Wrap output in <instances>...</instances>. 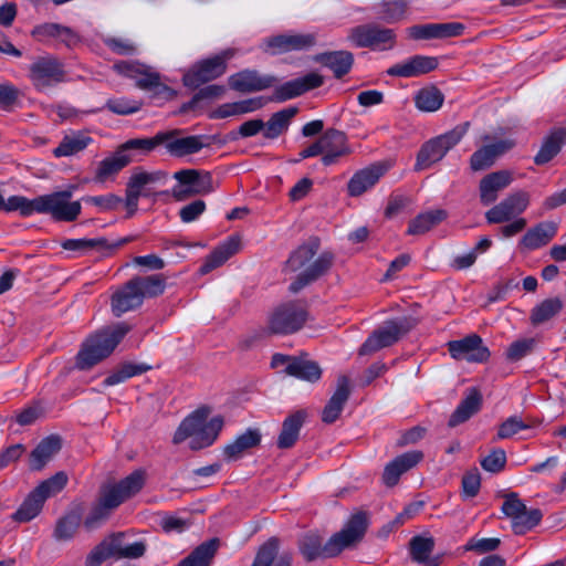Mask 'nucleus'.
<instances>
[{
    "label": "nucleus",
    "mask_w": 566,
    "mask_h": 566,
    "mask_svg": "<svg viewBox=\"0 0 566 566\" xmlns=\"http://www.w3.org/2000/svg\"><path fill=\"white\" fill-rule=\"evenodd\" d=\"M438 64L437 57L415 55L402 63L392 65L386 73L396 77H416L436 70Z\"/></svg>",
    "instance_id": "nucleus-25"
},
{
    "label": "nucleus",
    "mask_w": 566,
    "mask_h": 566,
    "mask_svg": "<svg viewBox=\"0 0 566 566\" xmlns=\"http://www.w3.org/2000/svg\"><path fill=\"white\" fill-rule=\"evenodd\" d=\"M368 525V513L356 511L350 515L344 527L335 533L325 544H323V536L318 532L311 531L298 539V549L306 562H313L318 557H336L344 549L359 543L364 538Z\"/></svg>",
    "instance_id": "nucleus-1"
},
{
    "label": "nucleus",
    "mask_w": 566,
    "mask_h": 566,
    "mask_svg": "<svg viewBox=\"0 0 566 566\" xmlns=\"http://www.w3.org/2000/svg\"><path fill=\"white\" fill-rule=\"evenodd\" d=\"M62 440L59 436H49L40 441L29 458L31 471H41L61 450Z\"/></svg>",
    "instance_id": "nucleus-28"
},
{
    "label": "nucleus",
    "mask_w": 566,
    "mask_h": 566,
    "mask_svg": "<svg viewBox=\"0 0 566 566\" xmlns=\"http://www.w3.org/2000/svg\"><path fill=\"white\" fill-rule=\"evenodd\" d=\"M528 428L530 426L521 417L512 416L500 424L496 437L497 439H507Z\"/></svg>",
    "instance_id": "nucleus-63"
},
{
    "label": "nucleus",
    "mask_w": 566,
    "mask_h": 566,
    "mask_svg": "<svg viewBox=\"0 0 566 566\" xmlns=\"http://www.w3.org/2000/svg\"><path fill=\"white\" fill-rule=\"evenodd\" d=\"M116 507H118V505L115 501L103 489H101L97 503L93 506L84 521L85 527L87 530L97 527Z\"/></svg>",
    "instance_id": "nucleus-41"
},
{
    "label": "nucleus",
    "mask_w": 566,
    "mask_h": 566,
    "mask_svg": "<svg viewBox=\"0 0 566 566\" xmlns=\"http://www.w3.org/2000/svg\"><path fill=\"white\" fill-rule=\"evenodd\" d=\"M347 39L356 48L374 51L391 50L396 45L395 31L377 23H365L352 28Z\"/></svg>",
    "instance_id": "nucleus-10"
},
{
    "label": "nucleus",
    "mask_w": 566,
    "mask_h": 566,
    "mask_svg": "<svg viewBox=\"0 0 566 566\" xmlns=\"http://www.w3.org/2000/svg\"><path fill=\"white\" fill-rule=\"evenodd\" d=\"M481 467L491 473L501 472L506 464V453L503 449H494L481 460Z\"/></svg>",
    "instance_id": "nucleus-62"
},
{
    "label": "nucleus",
    "mask_w": 566,
    "mask_h": 566,
    "mask_svg": "<svg viewBox=\"0 0 566 566\" xmlns=\"http://www.w3.org/2000/svg\"><path fill=\"white\" fill-rule=\"evenodd\" d=\"M69 478L64 471H59L51 478L42 481L35 489V493L46 499L60 493L67 484Z\"/></svg>",
    "instance_id": "nucleus-51"
},
{
    "label": "nucleus",
    "mask_w": 566,
    "mask_h": 566,
    "mask_svg": "<svg viewBox=\"0 0 566 566\" xmlns=\"http://www.w3.org/2000/svg\"><path fill=\"white\" fill-rule=\"evenodd\" d=\"M124 533H114L95 546L86 558L85 566H101L109 557L123 558Z\"/></svg>",
    "instance_id": "nucleus-26"
},
{
    "label": "nucleus",
    "mask_w": 566,
    "mask_h": 566,
    "mask_svg": "<svg viewBox=\"0 0 566 566\" xmlns=\"http://www.w3.org/2000/svg\"><path fill=\"white\" fill-rule=\"evenodd\" d=\"M129 331L130 327L127 324L118 323L90 337L76 356V367L81 370L92 368L109 356Z\"/></svg>",
    "instance_id": "nucleus-3"
},
{
    "label": "nucleus",
    "mask_w": 566,
    "mask_h": 566,
    "mask_svg": "<svg viewBox=\"0 0 566 566\" xmlns=\"http://www.w3.org/2000/svg\"><path fill=\"white\" fill-rule=\"evenodd\" d=\"M470 123L455 126L443 135L426 142L417 154L415 170L421 171L440 161L467 134Z\"/></svg>",
    "instance_id": "nucleus-4"
},
{
    "label": "nucleus",
    "mask_w": 566,
    "mask_h": 566,
    "mask_svg": "<svg viewBox=\"0 0 566 566\" xmlns=\"http://www.w3.org/2000/svg\"><path fill=\"white\" fill-rule=\"evenodd\" d=\"M315 43L316 36L312 33L277 34L264 40L263 51L271 55H280L292 51L307 50Z\"/></svg>",
    "instance_id": "nucleus-14"
},
{
    "label": "nucleus",
    "mask_w": 566,
    "mask_h": 566,
    "mask_svg": "<svg viewBox=\"0 0 566 566\" xmlns=\"http://www.w3.org/2000/svg\"><path fill=\"white\" fill-rule=\"evenodd\" d=\"M562 308L563 302L559 297L544 300L532 310L530 316L531 323L533 325L543 324L557 315Z\"/></svg>",
    "instance_id": "nucleus-49"
},
{
    "label": "nucleus",
    "mask_w": 566,
    "mask_h": 566,
    "mask_svg": "<svg viewBox=\"0 0 566 566\" xmlns=\"http://www.w3.org/2000/svg\"><path fill=\"white\" fill-rule=\"evenodd\" d=\"M525 509L526 505L520 499L517 493L511 492L504 495V502L501 510L506 517L511 518V521L517 517Z\"/></svg>",
    "instance_id": "nucleus-64"
},
{
    "label": "nucleus",
    "mask_w": 566,
    "mask_h": 566,
    "mask_svg": "<svg viewBox=\"0 0 566 566\" xmlns=\"http://www.w3.org/2000/svg\"><path fill=\"white\" fill-rule=\"evenodd\" d=\"M168 174L164 170H157L153 172L143 171L137 169L129 179L138 186L140 189H144L146 186L151 184H157L167 180Z\"/></svg>",
    "instance_id": "nucleus-61"
},
{
    "label": "nucleus",
    "mask_w": 566,
    "mask_h": 566,
    "mask_svg": "<svg viewBox=\"0 0 566 566\" xmlns=\"http://www.w3.org/2000/svg\"><path fill=\"white\" fill-rule=\"evenodd\" d=\"M177 185L170 195L176 201H185L196 196L208 195L213 191L212 176L209 171L198 169H181L174 174Z\"/></svg>",
    "instance_id": "nucleus-9"
},
{
    "label": "nucleus",
    "mask_w": 566,
    "mask_h": 566,
    "mask_svg": "<svg viewBox=\"0 0 566 566\" xmlns=\"http://www.w3.org/2000/svg\"><path fill=\"white\" fill-rule=\"evenodd\" d=\"M261 442V433L258 429H248L244 433L240 434L234 442L228 444L223 453L230 461L238 460L242 454Z\"/></svg>",
    "instance_id": "nucleus-40"
},
{
    "label": "nucleus",
    "mask_w": 566,
    "mask_h": 566,
    "mask_svg": "<svg viewBox=\"0 0 566 566\" xmlns=\"http://www.w3.org/2000/svg\"><path fill=\"white\" fill-rule=\"evenodd\" d=\"M324 78L322 75L312 72L303 77H298L284 83L274 91L273 101L284 102L296 96H300L307 91L322 86Z\"/></svg>",
    "instance_id": "nucleus-20"
},
{
    "label": "nucleus",
    "mask_w": 566,
    "mask_h": 566,
    "mask_svg": "<svg viewBox=\"0 0 566 566\" xmlns=\"http://www.w3.org/2000/svg\"><path fill=\"white\" fill-rule=\"evenodd\" d=\"M143 106L140 101L126 97L112 98L106 103V107L114 114L128 115L138 112Z\"/></svg>",
    "instance_id": "nucleus-59"
},
{
    "label": "nucleus",
    "mask_w": 566,
    "mask_h": 566,
    "mask_svg": "<svg viewBox=\"0 0 566 566\" xmlns=\"http://www.w3.org/2000/svg\"><path fill=\"white\" fill-rule=\"evenodd\" d=\"M423 457V452L420 450L408 451L396 457L385 467L382 482L389 488L395 486L400 476L420 463Z\"/></svg>",
    "instance_id": "nucleus-24"
},
{
    "label": "nucleus",
    "mask_w": 566,
    "mask_h": 566,
    "mask_svg": "<svg viewBox=\"0 0 566 566\" xmlns=\"http://www.w3.org/2000/svg\"><path fill=\"white\" fill-rule=\"evenodd\" d=\"M308 313L297 302H287L273 310L268 319L264 333L270 335H287L300 331L307 321Z\"/></svg>",
    "instance_id": "nucleus-8"
},
{
    "label": "nucleus",
    "mask_w": 566,
    "mask_h": 566,
    "mask_svg": "<svg viewBox=\"0 0 566 566\" xmlns=\"http://www.w3.org/2000/svg\"><path fill=\"white\" fill-rule=\"evenodd\" d=\"M285 373L308 382H316L322 377V368L319 365L308 359L305 353L292 359V363L285 367Z\"/></svg>",
    "instance_id": "nucleus-35"
},
{
    "label": "nucleus",
    "mask_w": 566,
    "mask_h": 566,
    "mask_svg": "<svg viewBox=\"0 0 566 566\" xmlns=\"http://www.w3.org/2000/svg\"><path fill=\"white\" fill-rule=\"evenodd\" d=\"M30 78L38 91H45L65 81L64 66L53 56L39 57L30 66Z\"/></svg>",
    "instance_id": "nucleus-11"
},
{
    "label": "nucleus",
    "mask_w": 566,
    "mask_h": 566,
    "mask_svg": "<svg viewBox=\"0 0 566 566\" xmlns=\"http://www.w3.org/2000/svg\"><path fill=\"white\" fill-rule=\"evenodd\" d=\"M447 217L448 212L443 209H434L419 213L410 220L407 234L422 235L446 220Z\"/></svg>",
    "instance_id": "nucleus-37"
},
{
    "label": "nucleus",
    "mask_w": 566,
    "mask_h": 566,
    "mask_svg": "<svg viewBox=\"0 0 566 566\" xmlns=\"http://www.w3.org/2000/svg\"><path fill=\"white\" fill-rule=\"evenodd\" d=\"M136 287L140 298L157 297L165 292L166 277L163 274H153L148 276H134L130 279Z\"/></svg>",
    "instance_id": "nucleus-44"
},
{
    "label": "nucleus",
    "mask_w": 566,
    "mask_h": 566,
    "mask_svg": "<svg viewBox=\"0 0 566 566\" xmlns=\"http://www.w3.org/2000/svg\"><path fill=\"white\" fill-rule=\"evenodd\" d=\"M443 101L444 95L433 85L421 88L415 96L417 108L428 113L438 111L442 106Z\"/></svg>",
    "instance_id": "nucleus-47"
},
{
    "label": "nucleus",
    "mask_w": 566,
    "mask_h": 566,
    "mask_svg": "<svg viewBox=\"0 0 566 566\" xmlns=\"http://www.w3.org/2000/svg\"><path fill=\"white\" fill-rule=\"evenodd\" d=\"M180 129L165 132L169 137L165 140L167 151L175 157H185L199 153L202 148L210 146V137L203 135H192L180 137Z\"/></svg>",
    "instance_id": "nucleus-16"
},
{
    "label": "nucleus",
    "mask_w": 566,
    "mask_h": 566,
    "mask_svg": "<svg viewBox=\"0 0 566 566\" xmlns=\"http://www.w3.org/2000/svg\"><path fill=\"white\" fill-rule=\"evenodd\" d=\"M530 203V195L524 190L515 191L485 212L490 224H500L513 220L523 213Z\"/></svg>",
    "instance_id": "nucleus-12"
},
{
    "label": "nucleus",
    "mask_w": 566,
    "mask_h": 566,
    "mask_svg": "<svg viewBox=\"0 0 566 566\" xmlns=\"http://www.w3.org/2000/svg\"><path fill=\"white\" fill-rule=\"evenodd\" d=\"M296 107H287L274 113L270 119L264 123L263 136L266 139H275L282 135L290 125L291 119L297 114Z\"/></svg>",
    "instance_id": "nucleus-43"
},
{
    "label": "nucleus",
    "mask_w": 566,
    "mask_h": 566,
    "mask_svg": "<svg viewBox=\"0 0 566 566\" xmlns=\"http://www.w3.org/2000/svg\"><path fill=\"white\" fill-rule=\"evenodd\" d=\"M385 172L386 167L381 164L371 165L357 171L347 185L348 193L353 197L363 195L371 188Z\"/></svg>",
    "instance_id": "nucleus-32"
},
{
    "label": "nucleus",
    "mask_w": 566,
    "mask_h": 566,
    "mask_svg": "<svg viewBox=\"0 0 566 566\" xmlns=\"http://www.w3.org/2000/svg\"><path fill=\"white\" fill-rule=\"evenodd\" d=\"M81 521L82 509L78 506L57 520L53 537L59 542L72 539L81 524Z\"/></svg>",
    "instance_id": "nucleus-42"
},
{
    "label": "nucleus",
    "mask_w": 566,
    "mask_h": 566,
    "mask_svg": "<svg viewBox=\"0 0 566 566\" xmlns=\"http://www.w3.org/2000/svg\"><path fill=\"white\" fill-rule=\"evenodd\" d=\"M335 261L334 253L325 251L318 255L306 269H304L291 283L289 290L297 293L305 286L317 281L325 275L333 266Z\"/></svg>",
    "instance_id": "nucleus-18"
},
{
    "label": "nucleus",
    "mask_w": 566,
    "mask_h": 566,
    "mask_svg": "<svg viewBox=\"0 0 566 566\" xmlns=\"http://www.w3.org/2000/svg\"><path fill=\"white\" fill-rule=\"evenodd\" d=\"M513 181L510 170H497L485 175L479 184L480 201L489 206L497 200L499 192L509 187Z\"/></svg>",
    "instance_id": "nucleus-23"
},
{
    "label": "nucleus",
    "mask_w": 566,
    "mask_h": 566,
    "mask_svg": "<svg viewBox=\"0 0 566 566\" xmlns=\"http://www.w3.org/2000/svg\"><path fill=\"white\" fill-rule=\"evenodd\" d=\"M306 418L307 412L301 409L292 412L284 419L276 441L279 449H291L296 443Z\"/></svg>",
    "instance_id": "nucleus-31"
},
{
    "label": "nucleus",
    "mask_w": 566,
    "mask_h": 566,
    "mask_svg": "<svg viewBox=\"0 0 566 566\" xmlns=\"http://www.w3.org/2000/svg\"><path fill=\"white\" fill-rule=\"evenodd\" d=\"M146 482V471L138 469L129 475L122 479L117 483L104 485L102 489L115 501L119 506L126 500L133 497L144 488Z\"/></svg>",
    "instance_id": "nucleus-17"
},
{
    "label": "nucleus",
    "mask_w": 566,
    "mask_h": 566,
    "mask_svg": "<svg viewBox=\"0 0 566 566\" xmlns=\"http://www.w3.org/2000/svg\"><path fill=\"white\" fill-rule=\"evenodd\" d=\"M452 358L457 360L465 359L470 363H484L490 357V350L483 345L482 338L476 334H471L462 339L450 340L447 344Z\"/></svg>",
    "instance_id": "nucleus-15"
},
{
    "label": "nucleus",
    "mask_w": 566,
    "mask_h": 566,
    "mask_svg": "<svg viewBox=\"0 0 566 566\" xmlns=\"http://www.w3.org/2000/svg\"><path fill=\"white\" fill-rule=\"evenodd\" d=\"M535 345L536 340L534 338H523L513 342L506 350V358L511 361H517L532 353Z\"/></svg>",
    "instance_id": "nucleus-60"
},
{
    "label": "nucleus",
    "mask_w": 566,
    "mask_h": 566,
    "mask_svg": "<svg viewBox=\"0 0 566 566\" xmlns=\"http://www.w3.org/2000/svg\"><path fill=\"white\" fill-rule=\"evenodd\" d=\"M72 196L73 188L39 196L35 210L38 213L50 214L59 222L75 221L81 214L82 205L80 201H71Z\"/></svg>",
    "instance_id": "nucleus-6"
},
{
    "label": "nucleus",
    "mask_w": 566,
    "mask_h": 566,
    "mask_svg": "<svg viewBox=\"0 0 566 566\" xmlns=\"http://www.w3.org/2000/svg\"><path fill=\"white\" fill-rule=\"evenodd\" d=\"M557 227L554 222H541L528 229L520 241V249L536 250L546 245L556 234Z\"/></svg>",
    "instance_id": "nucleus-33"
},
{
    "label": "nucleus",
    "mask_w": 566,
    "mask_h": 566,
    "mask_svg": "<svg viewBox=\"0 0 566 566\" xmlns=\"http://www.w3.org/2000/svg\"><path fill=\"white\" fill-rule=\"evenodd\" d=\"M38 201V197L34 199H28L22 196H12L8 200H4V206L1 207V210L4 211H15L19 210L20 213L24 217L36 212L35 202Z\"/></svg>",
    "instance_id": "nucleus-58"
},
{
    "label": "nucleus",
    "mask_w": 566,
    "mask_h": 566,
    "mask_svg": "<svg viewBox=\"0 0 566 566\" xmlns=\"http://www.w3.org/2000/svg\"><path fill=\"white\" fill-rule=\"evenodd\" d=\"M224 92L226 88L222 85L213 84L202 87L192 96V98L189 102L181 105L179 113L185 114L190 111H195L202 99L220 97L224 94Z\"/></svg>",
    "instance_id": "nucleus-55"
},
{
    "label": "nucleus",
    "mask_w": 566,
    "mask_h": 566,
    "mask_svg": "<svg viewBox=\"0 0 566 566\" xmlns=\"http://www.w3.org/2000/svg\"><path fill=\"white\" fill-rule=\"evenodd\" d=\"M543 514L538 509L527 510V507L512 520V530L516 535H523L535 527L542 520Z\"/></svg>",
    "instance_id": "nucleus-52"
},
{
    "label": "nucleus",
    "mask_w": 566,
    "mask_h": 566,
    "mask_svg": "<svg viewBox=\"0 0 566 566\" xmlns=\"http://www.w3.org/2000/svg\"><path fill=\"white\" fill-rule=\"evenodd\" d=\"M319 143L324 154L322 161L325 166L335 164L339 157L350 153L345 133L334 128L327 129L319 137Z\"/></svg>",
    "instance_id": "nucleus-22"
},
{
    "label": "nucleus",
    "mask_w": 566,
    "mask_h": 566,
    "mask_svg": "<svg viewBox=\"0 0 566 566\" xmlns=\"http://www.w3.org/2000/svg\"><path fill=\"white\" fill-rule=\"evenodd\" d=\"M417 325V321L412 317H401L385 322L371 333L359 348V355H370L384 347H388L397 343L403 335Z\"/></svg>",
    "instance_id": "nucleus-7"
},
{
    "label": "nucleus",
    "mask_w": 566,
    "mask_h": 566,
    "mask_svg": "<svg viewBox=\"0 0 566 566\" xmlns=\"http://www.w3.org/2000/svg\"><path fill=\"white\" fill-rule=\"evenodd\" d=\"M319 249V240L317 238L310 239L307 242L296 248L285 261V270L297 272L313 260Z\"/></svg>",
    "instance_id": "nucleus-36"
},
{
    "label": "nucleus",
    "mask_w": 566,
    "mask_h": 566,
    "mask_svg": "<svg viewBox=\"0 0 566 566\" xmlns=\"http://www.w3.org/2000/svg\"><path fill=\"white\" fill-rule=\"evenodd\" d=\"M235 54L233 49H227L220 53L195 63L182 76L186 87L196 90L201 85L219 78L227 72L228 61Z\"/></svg>",
    "instance_id": "nucleus-5"
},
{
    "label": "nucleus",
    "mask_w": 566,
    "mask_h": 566,
    "mask_svg": "<svg viewBox=\"0 0 566 566\" xmlns=\"http://www.w3.org/2000/svg\"><path fill=\"white\" fill-rule=\"evenodd\" d=\"M129 163L130 158L123 154L105 158L98 164L94 179L98 182H104L107 178L118 174Z\"/></svg>",
    "instance_id": "nucleus-50"
},
{
    "label": "nucleus",
    "mask_w": 566,
    "mask_h": 566,
    "mask_svg": "<svg viewBox=\"0 0 566 566\" xmlns=\"http://www.w3.org/2000/svg\"><path fill=\"white\" fill-rule=\"evenodd\" d=\"M482 140L484 146L475 150L470 158V168L473 171H481L494 165L495 160L513 149L516 145L512 138H504L493 142L492 137L485 135Z\"/></svg>",
    "instance_id": "nucleus-13"
},
{
    "label": "nucleus",
    "mask_w": 566,
    "mask_h": 566,
    "mask_svg": "<svg viewBox=\"0 0 566 566\" xmlns=\"http://www.w3.org/2000/svg\"><path fill=\"white\" fill-rule=\"evenodd\" d=\"M241 240L238 235L229 237L224 242L219 244L205 260L200 266L201 274H208L212 270L221 266L232 255L239 252Z\"/></svg>",
    "instance_id": "nucleus-29"
},
{
    "label": "nucleus",
    "mask_w": 566,
    "mask_h": 566,
    "mask_svg": "<svg viewBox=\"0 0 566 566\" xmlns=\"http://www.w3.org/2000/svg\"><path fill=\"white\" fill-rule=\"evenodd\" d=\"M280 541L276 537L269 538L260 546L252 566H271L279 553Z\"/></svg>",
    "instance_id": "nucleus-57"
},
{
    "label": "nucleus",
    "mask_w": 566,
    "mask_h": 566,
    "mask_svg": "<svg viewBox=\"0 0 566 566\" xmlns=\"http://www.w3.org/2000/svg\"><path fill=\"white\" fill-rule=\"evenodd\" d=\"M566 143V128L554 129L543 142L539 151L534 157L536 165H545L551 161Z\"/></svg>",
    "instance_id": "nucleus-38"
},
{
    "label": "nucleus",
    "mask_w": 566,
    "mask_h": 566,
    "mask_svg": "<svg viewBox=\"0 0 566 566\" xmlns=\"http://www.w3.org/2000/svg\"><path fill=\"white\" fill-rule=\"evenodd\" d=\"M92 143V138L84 133L65 135L59 146L53 150L55 157L73 156L84 150Z\"/></svg>",
    "instance_id": "nucleus-45"
},
{
    "label": "nucleus",
    "mask_w": 566,
    "mask_h": 566,
    "mask_svg": "<svg viewBox=\"0 0 566 566\" xmlns=\"http://www.w3.org/2000/svg\"><path fill=\"white\" fill-rule=\"evenodd\" d=\"M142 304L143 300L140 298V294H138L130 280L116 290L111 298L112 312L116 317L138 308Z\"/></svg>",
    "instance_id": "nucleus-27"
},
{
    "label": "nucleus",
    "mask_w": 566,
    "mask_h": 566,
    "mask_svg": "<svg viewBox=\"0 0 566 566\" xmlns=\"http://www.w3.org/2000/svg\"><path fill=\"white\" fill-rule=\"evenodd\" d=\"M434 548L432 537L415 536L409 542V549L412 560L424 563L429 559Z\"/></svg>",
    "instance_id": "nucleus-54"
},
{
    "label": "nucleus",
    "mask_w": 566,
    "mask_h": 566,
    "mask_svg": "<svg viewBox=\"0 0 566 566\" xmlns=\"http://www.w3.org/2000/svg\"><path fill=\"white\" fill-rule=\"evenodd\" d=\"M210 412V408L203 406L190 413L176 430L172 442L179 444L191 438V450H200L211 446L223 427V418L217 416L207 421Z\"/></svg>",
    "instance_id": "nucleus-2"
},
{
    "label": "nucleus",
    "mask_w": 566,
    "mask_h": 566,
    "mask_svg": "<svg viewBox=\"0 0 566 566\" xmlns=\"http://www.w3.org/2000/svg\"><path fill=\"white\" fill-rule=\"evenodd\" d=\"M407 9L406 0H385L376 7V13L384 22L396 23L405 18Z\"/></svg>",
    "instance_id": "nucleus-48"
},
{
    "label": "nucleus",
    "mask_w": 566,
    "mask_h": 566,
    "mask_svg": "<svg viewBox=\"0 0 566 566\" xmlns=\"http://www.w3.org/2000/svg\"><path fill=\"white\" fill-rule=\"evenodd\" d=\"M43 505V497L32 490L12 515V520L19 523L30 522L40 514Z\"/></svg>",
    "instance_id": "nucleus-46"
},
{
    "label": "nucleus",
    "mask_w": 566,
    "mask_h": 566,
    "mask_svg": "<svg viewBox=\"0 0 566 566\" xmlns=\"http://www.w3.org/2000/svg\"><path fill=\"white\" fill-rule=\"evenodd\" d=\"M219 545L220 541L217 537L206 541L196 547L177 566H210Z\"/></svg>",
    "instance_id": "nucleus-39"
},
{
    "label": "nucleus",
    "mask_w": 566,
    "mask_h": 566,
    "mask_svg": "<svg viewBox=\"0 0 566 566\" xmlns=\"http://www.w3.org/2000/svg\"><path fill=\"white\" fill-rule=\"evenodd\" d=\"M481 406L482 395L480 390L475 387L470 388L465 398L459 403V406L450 416L448 426L454 428L468 421L481 409Z\"/></svg>",
    "instance_id": "nucleus-34"
},
{
    "label": "nucleus",
    "mask_w": 566,
    "mask_h": 566,
    "mask_svg": "<svg viewBox=\"0 0 566 566\" xmlns=\"http://www.w3.org/2000/svg\"><path fill=\"white\" fill-rule=\"evenodd\" d=\"M350 394L352 387L349 377L346 375L338 376L336 390L328 399L322 411V421L324 423L331 424L339 418L345 403L350 397Z\"/></svg>",
    "instance_id": "nucleus-21"
},
{
    "label": "nucleus",
    "mask_w": 566,
    "mask_h": 566,
    "mask_svg": "<svg viewBox=\"0 0 566 566\" xmlns=\"http://www.w3.org/2000/svg\"><path fill=\"white\" fill-rule=\"evenodd\" d=\"M169 137L165 132L156 134L151 138H134L127 140L124 145V149H137L145 154L150 153L159 145H165V140Z\"/></svg>",
    "instance_id": "nucleus-56"
},
{
    "label": "nucleus",
    "mask_w": 566,
    "mask_h": 566,
    "mask_svg": "<svg viewBox=\"0 0 566 566\" xmlns=\"http://www.w3.org/2000/svg\"><path fill=\"white\" fill-rule=\"evenodd\" d=\"M228 81L230 88L241 93L263 91L277 82L276 77L262 75L255 70H243L231 75Z\"/></svg>",
    "instance_id": "nucleus-19"
},
{
    "label": "nucleus",
    "mask_w": 566,
    "mask_h": 566,
    "mask_svg": "<svg viewBox=\"0 0 566 566\" xmlns=\"http://www.w3.org/2000/svg\"><path fill=\"white\" fill-rule=\"evenodd\" d=\"M150 369V366L146 364H133L127 363L120 366L118 370L109 375L105 378L104 385L105 386H114L122 381H125L126 379L142 375Z\"/></svg>",
    "instance_id": "nucleus-53"
},
{
    "label": "nucleus",
    "mask_w": 566,
    "mask_h": 566,
    "mask_svg": "<svg viewBox=\"0 0 566 566\" xmlns=\"http://www.w3.org/2000/svg\"><path fill=\"white\" fill-rule=\"evenodd\" d=\"M314 61L329 69L336 78L348 74L354 64V55L346 50L323 52L314 56Z\"/></svg>",
    "instance_id": "nucleus-30"
}]
</instances>
